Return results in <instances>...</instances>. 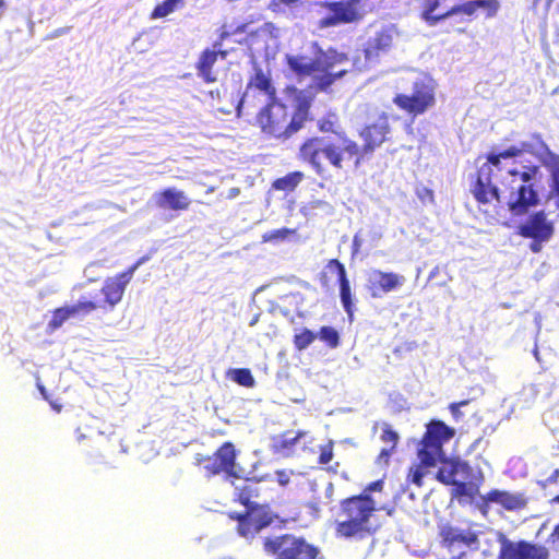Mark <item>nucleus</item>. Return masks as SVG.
I'll list each match as a JSON object with an SVG mask.
<instances>
[{"label": "nucleus", "mask_w": 559, "mask_h": 559, "mask_svg": "<svg viewBox=\"0 0 559 559\" xmlns=\"http://www.w3.org/2000/svg\"><path fill=\"white\" fill-rule=\"evenodd\" d=\"M390 133L389 116L382 111L378 115L377 121L367 123L359 130L358 135L362 145L350 139L347 133L338 134V144L329 138L313 135L301 142L298 158L308 164L319 177L324 178L326 168L323 159L336 170H343L350 162L357 167L365 156L371 155L390 139Z\"/></svg>", "instance_id": "nucleus-1"}, {"label": "nucleus", "mask_w": 559, "mask_h": 559, "mask_svg": "<svg viewBox=\"0 0 559 559\" xmlns=\"http://www.w3.org/2000/svg\"><path fill=\"white\" fill-rule=\"evenodd\" d=\"M527 146H530L527 143H523L522 147L512 145L499 152L487 153L484 156L485 162L471 176L469 182V191L478 205L500 201V191L495 177L508 174L512 169L519 171L526 165H537L531 159L524 158L523 153Z\"/></svg>", "instance_id": "nucleus-2"}, {"label": "nucleus", "mask_w": 559, "mask_h": 559, "mask_svg": "<svg viewBox=\"0 0 559 559\" xmlns=\"http://www.w3.org/2000/svg\"><path fill=\"white\" fill-rule=\"evenodd\" d=\"M295 93L294 111L275 98L257 114L255 122L261 131L269 136L286 140L300 131L310 120V109L314 95L293 87Z\"/></svg>", "instance_id": "nucleus-3"}, {"label": "nucleus", "mask_w": 559, "mask_h": 559, "mask_svg": "<svg viewBox=\"0 0 559 559\" xmlns=\"http://www.w3.org/2000/svg\"><path fill=\"white\" fill-rule=\"evenodd\" d=\"M523 169L509 170L508 174L495 177L500 191V199L504 194L506 206L514 217L528 214L540 203L539 181L542 169L539 165H526ZM501 200L498 202L500 203Z\"/></svg>", "instance_id": "nucleus-4"}, {"label": "nucleus", "mask_w": 559, "mask_h": 559, "mask_svg": "<svg viewBox=\"0 0 559 559\" xmlns=\"http://www.w3.org/2000/svg\"><path fill=\"white\" fill-rule=\"evenodd\" d=\"M378 503L367 495H353L338 504V519L334 524L336 538L364 540L373 536L380 525L377 522Z\"/></svg>", "instance_id": "nucleus-5"}, {"label": "nucleus", "mask_w": 559, "mask_h": 559, "mask_svg": "<svg viewBox=\"0 0 559 559\" xmlns=\"http://www.w3.org/2000/svg\"><path fill=\"white\" fill-rule=\"evenodd\" d=\"M455 435V430L441 420H430L426 425L418 447L417 457L424 465H437L439 460L445 455L444 443L449 442Z\"/></svg>", "instance_id": "nucleus-6"}, {"label": "nucleus", "mask_w": 559, "mask_h": 559, "mask_svg": "<svg viewBox=\"0 0 559 559\" xmlns=\"http://www.w3.org/2000/svg\"><path fill=\"white\" fill-rule=\"evenodd\" d=\"M263 550L274 559H316L319 550L302 537L283 534L263 539Z\"/></svg>", "instance_id": "nucleus-7"}, {"label": "nucleus", "mask_w": 559, "mask_h": 559, "mask_svg": "<svg viewBox=\"0 0 559 559\" xmlns=\"http://www.w3.org/2000/svg\"><path fill=\"white\" fill-rule=\"evenodd\" d=\"M238 451L233 442L226 441L211 455L197 459L202 466L205 477L212 478L224 474L228 478H239L240 467L237 463Z\"/></svg>", "instance_id": "nucleus-8"}, {"label": "nucleus", "mask_w": 559, "mask_h": 559, "mask_svg": "<svg viewBox=\"0 0 559 559\" xmlns=\"http://www.w3.org/2000/svg\"><path fill=\"white\" fill-rule=\"evenodd\" d=\"M285 60L288 69L301 80L313 76L318 70L334 68L335 64L346 60V56L334 49L326 51L319 49L313 59L304 55H287Z\"/></svg>", "instance_id": "nucleus-9"}, {"label": "nucleus", "mask_w": 559, "mask_h": 559, "mask_svg": "<svg viewBox=\"0 0 559 559\" xmlns=\"http://www.w3.org/2000/svg\"><path fill=\"white\" fill-rule=\"evenodd\" d=\"M393 104L402 111L418 117L436 104L435 87L431 83L418 80L413 83L412 93H399L393 97Z\"/></svg>", "instance_id": "nucleus-10"}, {"label": "nucleus", "mask_w": 559, "mask_h": 559, "mask_svg": "<svg viewBox=\"0 0 559 559\" xmlns=\"http://www.w3.org/2000/svg\"><path fill=\"white\" fill-rule=\"evenodd\" d=\"M231 520L237 521V533L245 538H254L262 530L273 524L277 518L272 513L270 506H252L245 512L229 513Z\"/></svg>", "instance_id": "nucleus-11"}, {"label": "nucleus", "mask_w": 559, "mask_h": 559, "mask_svg": "<svg viewBox=\"0 0 559 559\" xmlns=\"http://www.w3.org/2000/svg\"><path fill=\"white\" fill-rule=\"evenodd\" d=\"M554 234V223L547 218V214L543 210L534 212L518 226V235L532 240L530 249L534 253L540 252L543 243L549 241Z\"/></svg>", "instance_id": "nucleus-12"}, {"label": "nucleus", "mask_w": 559, "mask_h": 559, "mask_svg": "<svg viewBox=\"0 0 559 559\" xmlns=\"http://www.w3.org/2000/svg\"><path fill=\"white\" fill-rule=\"evenodd\" d=\"M147 260V257H142L126 271L105 280L100 289V293L104 296L103 301L99 302L102 310L111 311L122 300L126 288L131 282L134 272Z\"/></svg>", "instance_id": "nucleus-13"}, {"label": "nucleus", "mask_w": 559, "mask_h": 559, "mask_svg": "<svg viewBox=\"0 0 559 559\" xmlns=\"http://www.w3.org/2000/svg\"><path fill=\"white\" fill-rule=\"evenodd\" d=\"M369 0H345L333 2H319L321 8L332 12L331 15L323 17L319 25L320 27H330L338 24H347L359 21L364 16L361 8Z\"/></svg>", "instance_id": "nucleus-14"}, {"label": "nucleus", "mask_w": 559, "mask_h": 559, "mask_svg": "<svg viewBox=\"0 0 559 559\" xmlns=\"http://www.w3.org/2000/svg\"><path fill=\"white\" fill-rule=\"evenodd\" d=\"M500 551L492 559H548L547 550L526 540L512 542L504 534L499 533Z\"/></svg>", "instance_id": "nucleus-15"}, {"label": "nucleus", "mask_w": 559, "mask_h": 559, "mask_svg": "<svg viewBox=\"0 0 559 559\" xmlns=\"http://www.w3.org/2000/svg\"><path fill=\"white\" fill-rule=\"evenodd\" d=\"M481 532H476L471 528L463 530L452 525H444L440 528V544L450 552L460 546H465L471 550L479 548V536Z\"/></svg>", "instance_id": "nucleus-16"}, {"label": "nucleus", "mask_w": 559, "mask_h": 559, "mask_svg": "<svg viewBox=\"0 0 559 559\" xmlns=\"http://www.w3.org/2000/svg\"><path fill=\"white\" fill-rule=\"evenodd\" d=\"M405 283V277L394 272L372 271L367 289L372 298H380L382 295L399 289Z\"/></svg>", "instance_id": "nucleus-17"}, {"label": "nucleus", "mask_w": 559, "mask_h": 559, "mask_svg": "<svg viewBox=\"0 0 559 559\" xmlns=\"http://www.w3.org/2000/svg\"><path fill=\"white\" fill-rule=\"evenodd\" d=\"M228 56L227 50L222 49H213L205 48L203 49L198 60L195 61L194 68L197 70V74L203 82L207 84H212L217 82V71L214 69V66L218 58L225 60Z\"/></svg>", "instance_id": "nucleus-18"}, {"label": "nucleus", "mask_w": 559, "mask_h": 559, "mask_svg": "<svg viewBox=\"0 0 559 559\" xmlns=\"http://www.w3.org/2000/svg\"><path fill=\"white\" fill-rule=\"evenodd\" d=\"M325 267L336 274L342 306L348 317L352 318L354 314V299L345 265L337 259H331Z\"/></svg>", "instance_id": "nucleus-19"}, {"label": "nucleus", "mask_w": 559, "mask_h": 559, "mask_svg": "<svg viewBox=\"0 0 559 559\" xmlns=\"http://www.w3.org/2000/svg\"><path fill=\"white\" fill-rule=\"evenodd\" d=\"M155 203L159 209L175 212L188 211L191 206V200L185 193L175 187L165 188L155 193Z\"/></svg>", "instance_id": "nucleus-20"}, {"label": "nucleus", "mask_w": 559, "mask_h": 559, "mask_svg": "<svg viewBox=\"0 0 559 559\" xmlns=\"http://www.w3.org/2000/svg\"><path fill=\"white\" fill-rule=\"evenodd\" d=\"M393 32L390 28L380 29L365 45L364 53L367 61L377 60L388 53L393 47Z\"/></svg>", "instance_id": "nucleus-21"}, {"label": "nucleus", "mask_w": 559, "mask_h": 559, "mask_svg": "<svg viewBox=\"0 0 559 559\" xmlns=\"http://www.w3.org/2000/svg\"><path fill=\"white\" fill-rule=\"evenodd\" d=\"M252 88L259 90L263 92L265 95L269 96L270 99L275 98L276 90L272 85L271 78L264 73L262 69H255L254 74L251 76L247 84V90L243 93L242 97L240 98L238 105H237V115H241L242 107L249 102L250 97L252 96L250 94V91Z\"/></svg>", "instance_id": "nucleus-22"}, {"label": "nucleus", "mask_w": 559, "mask_h": 559, "mask_svg": "<svg viewBox=\"0 0 559 559\" xmlns=\"http://www.w3.org/2000/svg\"><path fill=\"white\" fill-rule=\"evenodd\" d=\"M483 499L486 503H498L507 511L522 510L527 504L524 493H512L499 489L488 491Z\"/></svg>", "instance_id": "nucleus-23"}, {"label": "nucleus", "mask_w": 559, "mask_h": 559, "mask_svg": "<svg viewBox=\"0 0 559 559\" xmlns=\"http://www.w3.org/2000/svg\"><path fill=\"white\" fill-rule=\"evenodd\" d=\"M438 462L441 463V466L436 473V479L447 486H452L457 481L455 477L459 472L469 473L471 471L469 464L459 459H448L444 455L443 459Z\"/></svg>", "instance_id": "nucleus-24"}, {"label": "nucleus", "mask_w": 559, "mask_h": 559, "mask_svg": "<svg viewBox=\"0 0 559 559\" xmlns=\"http://www.w3.org/2000/svg\"><path fill=\"white\" fill-rule=\"evenodd\" d=\"M235 500L242 504L246 509L252 506H264L259 503L257 499L261 496V487L259 480L248 478L246 481L236 488Z\"/></svg>", "instance_id": "nucleus-25"}, {"label": "nucleus", "mask_w": 559, "mask_h": 559, "mask_svg": "<svg viewBox=\"0 0 559 559\" xmlns=\"http://www.w3.org/2000/svg\"><path fill=\"white\" fill-rule=\"evenodd\" d=\"M317 129L321 133H332L335 134L336 140L334 141L336 144H338V134L340 133H346L341 128V122L337 114L329 111L325 115H323L321 118L317 121Z\"/></svg>", "instance_id": "nucleus-26"}, {"label": "nucleus", "mask_w": 559, "mask_h": 559, "mask_svg": "<svg viewBox=\"0 0 559 559\" xmlns=\"http://www.w3.org/2000/svg\"><path fill=\"white\" fill-rule=\"evenodd\" d=\"M304 178L305 175L302 171H292L285 175L284 177L275 179L272 182V188L277 191L290 192L298 187V185L304 180Z\"/></svg>", "instance_id": "nucleus-27"}, {"label": "nucleus", "mask_w": 559, "mask_h": 559, "mask_svg": "<svg viewBox=\"0 0 559 559\" xmlns=\"http://www.w3.org/2000/svg\"><path fill=\"white\" fill-rule=\"evenodd\" d=\"M420 9H421V17L430 25H437L440 21L445 20V16L442 14H433V12L439 8L440 0H417Z\"/></svg>", "instance_id": "nucleus-28"}, {"label": "nucleus", "mask_w": 559, "mask_h": 559, "mask_svg": "<svg viewBox=\"0 0 559 559\" xmlns=\"http://www.w3.org/2000/svg\"><path fill=\"white\" fill-rule=\"evenodd\" d=\"M452 486V496L457 498L460 502L473 501L476 495L478 493V487L473 484H467L465 481H456Z\"/></svg>", "instance_id": "nucleus-29"}, {"label": "nucleus", "mask_w": 559, "mask_h": 559, "mask_svg": "<svg viewBox=\"0 0 559 559\" xmlns=\"http://www.w3.org/2000/svg\"><path fill=\"white\" fill-rule=\"evenodd\" d=\"M333 68L326 70H318L317 73L320 75L314 76V86L319 91H326L337 79L342 78L346 71L331 72Z\"/></svg>", "instance_id": "nucleus-30"}, {"label": "nucleus", "mask_w": 559, "mask_h": 559, "mask_svg": "<svg viewBox=\"0 0 559 559\" xmlns=\"http://www.w3.org/2000/svg\"><path fill=\"white\" fill-rule=\"evenodd\" d=\"M186 0H164L155 5L151 12V19H163L185 5Z\"/></svg>", "instance_id": "nucleus-31"}, {"label": "nucleus", "mask_w": 559, "mask_h": 559, "mask_svg": "<svg viewBox=\"0 0 559 559\" xmlns=\"http://www.w3.org/2000/svg\"><path fill=\"white\" fill-rule=\"evenodd\" d=\"M317 338V334L307 328L299 329L293 336L294 347L301 352L308 348Z\"/></svg>", "instance_id": "nucleus-32"}, {"label": "nucleus", "mask_w": 559, "mask_h": 559, "mask_svg": "<svg viewBox=\"0 0 559 559\" xmlns=\"http://www.w3.org/2000/svg\"><path fill=\"white\" fill-rule=\"evenodd\" d=\"M72 317L69 306L57 308L52 311V317L47 324V330L53 332L62 326V324Z\"/></svg>", "instance_id": "nucleus-33"}, {"label": "nucleus", "mask_w": 559, "mask_h": 559, "mask_svg": "<svg viewBox=\"0 0 559 559\" xmlns=\"http://www.w3.org/2000/svg\"><path fill=\"white\" fill-rule=\"evenodd\" d=\"M229 378L236 382L237 384L245 388H252L255 384V380L248 368H237L231 369L229 372Z\"/></svg>", "instance_id": "nucleus-34"}, {"label": "nucleus", "mask_w": 559, "mask_h": 559, "mask_svg": "<svg viewBox=\"0 0 559 559\" xmlns=\"http://www.w3.org/2000/svg\"><path fill=\"white\" fill-rule=\"evenodd\" d=\"M550 171V194H559V155L552 152L548 153Z\"/></svg>", "instance_id": "nucleus-35"}, {"label": "nucleus", "mask_w": 559, "mask_h": 559, "mask_svg": "<svg viewBox=\"0 0 559 559\" xmlns=\"http://www.w3.org/2000/svg\"><path fill=\"white\" fill-rule=\"evenodd\" d=\"M476 2L475 0H468L460 4H455L452 8H450L448 11L443 13V16L445 19L453 16V15H466V16H473L477 12Z\"/></svg>", "instance_id": "nucleus-36"}, {"label": "nucleus", "mask_w": 559, "mask_h": 559, "mask_svg": "<svg viewBox=\"0 0 559 559\" xmlns=\"http://www.w3.org/2000/svg\"><path fill=\"white\" fill-rule=\"evenodd\" d=\"M317 337H319L320 341H322L330 348H336L340 345V333L333 326H321Z\"/></svg>", "instance_id": "nucleus-37"}, {"label": "nucleus", "mask_w": 559, "mask_h": 559, "mask_svg": "<svg viewBox=\"0 0 559 559\" xmlns=\"http://www.w3.org/2000/svg\"><path fill=\"white\" fill-rule=\"evenodd\" d=\"M435 465H424L420 461L415 466L409 467L406 481L408 484H414L418 488L424 485V477L426 475V468L433 467Z\"/></svg>", "instance_id": "nucleus-38"}, {"label": "nucleus", "mask_w": 559, "mask_h": 559, "mask_svg": "<svg viewBox=\"0 0 559 559\" xmlns=\"http://www.w3.org/2000/svg\"><path fill=\"white\" fill-rule=\"evenodd\" d=\"M72 317L86 316L97 309H100V305L94 300H80L79 302L69 306Z\"/></svg>", "instance_id": "nucleus-39"}, {"label": "nucleus", "mask_w": 559, "mask_h": 559, "mask_svg": "<svg viewBox=\"0 0 559 559\" xmlns=\"http://www.w3.org/2000/svg\"><path fill=\"white\" fill-rule=\"evenodd\" d=\"M475 2L477 10H484L486 19L495 17L500 9L499 0H475Z\"/></svg>", "instance_id": "nucleus-40"}, {"label": "nucleus", "mask_w": 559, "mask_h": 559, "mask_svg": "<svg viewBox=\"0 0 559 559\" xmlns=\"http://www.w3.org/2000/svg\"><path fill=\"white\" fill-rule=\"evenodd\" d=\"M296 234L295 229H290L287 227H283L280 229L271 230L269 233H265L262 236L263 241L270 242V241H278V240H285L289 236H293Z\"/></svg>", "instance_id": "nucleus-41"}, {"label": "nucleus", "mask_w": 559, "mask_h": 559, "mask_svg": "<svg viewBox=\"0 0 559 559\" xmlns=\"http://www.w3.org/2000/svg\"><path fill=\"white\" fill-rule=\"evenodd\" d=\"M380 439L382 442L390 444L389 448H392L393 450H395V448L399 443L400 437H399V433L395 430H393L391 425L383 424L382 425V433H381Z\"/></svg>", "instance_id": "nucleus-42"}, {"label": "nucleus", "mask_w": 559, "mask_h": 559, "mask_svg": "<svg viewBox=\"0 0 559 559\" xmlns=\"http://www.w3.org/2000/svg\"><path fill=\"white\" fill-rule=\"evenodd\" d=\"M306 435V431H298L293 437H290V432L286 431L282 435L277 447L282 450H290L297 443V441Z\"/></svg>", "instance_id": "nucleus-43"}, {"label": "nucleus", "mask_w": 559, "mask_h": 559, "mask_svg": "<svg viewBox=\"0 0 559 559\" xmlns=\"http://www.w3.org/2000/svg\"><path fill=\"white\" fill-rule=\"evenodd\" d=\"M299 3V0H271L269 2V10L273 13H282L285 8H292Z\"/></svg>", "instance_id": "nucleus-44"}, {"label": "nucleus", "mask_w": 559, "mask_h": 559, "mask_svg": "<svg viewBox=\"0 0 559 559\" xmlns=\"http://www.w3.org/2000/svg\"><path fill=\"white\" fill-rule=\"evenodd\" d=\"M334 456L333 453V442H328L326 444H323L320 447V454L318 457V462L320 464H328L332 461Z\"/></svg>", "instance_id": "nucleus-45"}, {"label": "nucleus", "mask_w": 559, "mask_h": 559, "mask_svg": "<svg viewBox=\"0 0 559 559\" xmlns=\"http://www.w3.org/2000/svg\"><path fill=\"white\" fill-rule=\"evenodd\" d=\"M383 485L384 483L382 479L371 481L364 488V490L359 495H367L368 497H371V492L382 491Z\"/></svg>", "instance_id": "nucleus-46"}, {"label": "nucleus", "mask_w": 559, "mask_h": 559, "mask_svg": "<svg viewBox=\"0 0 559 559\" xmlns=\"http://www.w3.org/2000/svg\"><path fill=\"white\" fill-rule=\"evenodd\" d=\"M417 195L423 202H433V191L427 187L418 190Z\"/></svg>", "instance_id": "nucleus-47"}, {"label": "nucleus", "mask_w": 559, "mask_h": 559, "mask_svg": "<svg viewBox=\"0 0 559 559\" xmlns=\"http://www.w3.org/2000/svg\"><path fill=\"white\" fill-rule=\"evenodd\" d=\"M393 451L392 448L382 449L377 457V462L388 464Z\"/></svg>", "instance_id": "nucleus-48"}, {"label": "nucleus", "mask_w": 559, "mask_h": 559, "mask_svg": "<svg viewBox=\"0 0 559 559\" xmlns=\"http://www.w3.org/2000/svg\"><path fill=\"white\" fill-rule=\"evenodd\" d=\"M449 411L451 413V415L453 416L454 419L459 420L460 418H462L463 414L461 412V407H459L456 404L454 403H451L449 405Z\"/></svg>", "instance_id": "nucleus-49"}, {"label": "nucleus", "mask_w": 559, "mask_h": 559, "mask_svg": "<svg viewBox=\"0 0 559 559\" xmlns=\"http://www.w3.org/2000/svg\"><path fill=\"white\" fill-rule=\"evenodd\" d=\"M277 480L282 486H285L289 483V477L284 471L276 472Z\"/></svg>", "instance_id": "nucleus-50"}, {"label": "nucleus", "mask_w": 559, "mask_h": 559, "mask_svg": "<svg viewBox=\"0 0 559 559\" xmlns=\"http://www.w3.org/2000/svg\"><path fill=\"white\" fill-rule=\"evenodd\" d=\"M229 36V33L227 32H223L219 36H218V40H216L213 45V49H221V46L223 44V41L228 38Z\"/></svg>", "instance_id": "nucleus-51"}, {"label": "nucleus", "mask_w": 559, "mask_h": 559, "mask_svg": "<svg viewBox=\"0 0 559 559\" xmlns=\"http://www.w3.org/2000/svg\"><path fill=\"white\" fill-rule=\"evenodd\" d=\"M481 556H483V559H492V555L487 554V552H483ZM466 558H467V552L462 551V552H460V555L457 557H452L451 559H466Z\"/></svg>", "instance_id": "nucleus-52"}, {"label": "nucleus", "mask_w": 559, "mask_h": 559, "mask_svg": "<svg viewBox=\"0 0 559 559\" xmlns=\"http://www.w3.org/2000/svg\"><path fill=\"white\" fill-rule=\"evenodd\" d=\"M352 248H353V251H352L353 255L357 254L359 251V248H360V241L357 237H354Z\"/></svg>", "instance_id": "nucleus-53"}, {"label": "nucleus", "mask_w": 559, "mask_h": 559, "mask_svg": "<svg viewBox=\"0 0 559 559\" xmlns=\"http://www.w3.org/2000/svg\"><path fill=\"white\" fill-rule=\"evenodd\" d=\"M239 193H240V189L237 188V187H234V188L228 190V195L227 197H228V199H234L237 195H239Z\"/></svg>", "instance_id": "nucleus-54"}, {"label": "nucleus", "mask_w": 559, "mask_h": 559, "mask_svg": "<svg viewBox=\"0 0 559 559\" xmlns=\"http://www.w3.org/2000/svg\"><path fill=\"white\" fill-rule=\"evenodd\" d=\"M550 537L554 539V540H559V523L555 526Z\"/></svg>", "instance_id": "nucleus-55"}, {"label": "nucleus", "mask_w": 559, "mask_h": 559, "mask_svg": "<svg viewBox=\"0 0 559 559\" xmlns=\"http://www.w3.org/2000/svg\"><path fill=\"white\" fill-rule=\"evenodd\" d=\"M559 477V469H555L550 477L548 478V481L556 483Z\"/></svg>", "instance_id": "nucleus-56"}, {"label": "nucleus", "mask_w": 559, "mask_h": 559, "mask_svg": "<svg viewBox=\"0 0 559 559\" xmlns=\"http://www.w3.org/2000/svg\"><path fill=\"white\" fill-rule=\"evenodd\" d=\"M320 283L322 286H329L326 273L320 274Z\"/></svg>", "instance_id": "nucleus-57"}, {"label": "nucleus", "mask_w": 559, "mask_h": 559, "mask_svg": "<svg viewBox=\"0 0 559 559\" xmlns=\"http://www.w3.org/2000/svg\"><path fill=\"white\" fill-rule=\"evenodd\" d=\"M48 402L56 412L59 413L61 411L62 406L60 404L56 403L55 401H51L50 399Z\"/></svg>", "instance_id": "nucleus-58"}, {"label": "nucleus", "mask_w": 559, "mask_h": 559, "mask_svg": "<svg viewBox=\"0 0 559 559\" xmlns=\"http://www.w3.org/2000/svg\"><path fill=\"white\" fill-rule=\"evenodd\" d=\"M38 389L43 395V397L46 400V401H49V396L47 394V391L45 389V386L43 384H38Z\"/></svg>", "instance_id": "nucleus-59"}, {"label": "nucleus", "mask_w": 559, "mask_h": 559, "mask_svg": "<svg viewBox=\"0 0 559 559\" xmlns=\"http://www.w3.org/2000/svg\"><path fill=\"white\" fill-rule=\"evenodd\" d=\"M246 28H247V24H241L239 26L236 27L235 29V34H241V33H245L246 32Z\"/></svg>", "instance_id": "nucleus-60"}, {"label": "nucleus", "mask_w": 559, "mask_h": 559, "mask_svg": "<svg viewBox=\"0 0 559 559\" xmlns=\"http://www.w3.org/2000/svg\"><path fill=\"white\" fill-rule=\"evenodd\" d=\"M469 400H462V401H459V402H453L454 404H456L459 407H463V406H466L469 404Z\"/></svg>", "instance_id": "nucleus-61"}, {"label": "nucleus", "mask_w": 559, "mask_h": 559, "mask_svg": "<svg viewBox=\"0 0 559 559\" xmlns=\"http://www.w3.org/2000/svg\"><path fill=\"white\" fill-rule=\"evenodd\" d=\"M210 96L212 98H215V97L219 98V96H221L219 90L211 91Z\"/></svg>", "instance_id": "nucleus-62"}, {"label": "nucleus", "mask_w": 559, "mask_h": 559, "mask_svg": "<svg viewBox=\"0 0 559 559\" xmlns=\"http://www.w3.org/2000/svg\"><path fill=\"white\" fill-rule=\"evenodd\" d=\"M556 198L555 204L556 207L559 209V194H552Z\"/></svg>", "instance_id": "nucleus-63"}, {"label": "nucleus", "mask_w": 559, "mask_h": 559, "mask_svg": "<svg viewBox=\"0 0 559 559\" xmlns=\"http://www.w3.org/2000/svg\"><path fill=\"white\" fill-rule=\"evenodd\" d=\"M259 320V316H255L251 321H250V325H254Z\"/></svg>", "instance_id": "nucleus-64"}]
</instances>
